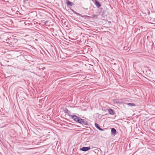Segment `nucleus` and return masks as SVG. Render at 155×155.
Listing matches in <instances>:
<instances>
[{
  "mask_svg": "<svg viewBox=\"0 0 155 155\" xmlns=\"http://www.w3.org/2000/svg\"><path fill=\"white\" fill-rule=\"evenodd\" d=\"M78 123L83 125H87V121L84 119H82L81 118H80V119H79V121H78Z\"/></svg>",
  "mask_w": 155,
  "mask_h": 155,
  "instance_id": "1",
  "label": "nucleus"
},
{
  "mask_svg": "<svg viewBox=\"0 0 155 155\" xmlns=\"http://www.w3.org/2000/svg\"><path fill=\"white\" fill-rule=\"evenodd\" d=\"M71 117H72V118L75 121L78 123V121H79V120L80 119V117L76 115H71Z\"/></svg>",
  "mask_w": 155,
  "mask_h": 155,
  "instance_id": "2",
  "label": "nucleus"
},
{
  "mask_svg": "<svg viewBox=\"0 0 155 155\" xmlns=\"http://www.w3.org/2000/svg\"><path fill=\"white\" fill-rule=\"evenodd\" d=\"M90 149V147H83L80 148V150L84 151H86Z\"/></svg>",
  "mask_w": 155,
  "mask_h": 155,
  "instance_id": "3",
  "label": "nucleus"
},
{
  "mask_svg": "<svg viewBox=\"0 0 155 155\" xmlns=\"http://www.w3.org/2000/svg\"><path fill=\"white\" fill-rule=\"evenodd\" d=\"M95 4L98 8L101 6L100 4L97 0H95Z\"/></svg>",
  "mask_w": 155,
  "mask_h": 155,
  "instance_id": "4",
  "label": "nucleus"
},
{
  "mask_svg": "<svg viewBox=\"0 0 155 155\" xmlns=\"http://www.w3.org/2000/svg\"><path fill=\"white\" fill-rule=\"evenodd\" d=\"M95 126L98 129L100 130L101 131H103V130L101 128L98 126V124L97 123L95 124Z\"/></svg>",
  "mask_w": 155,
  "mask_h": 155,
  "instance_id": "5",
  "label": "nucleus"
},
{
  "mask_svg": "<svg viewBox=\"0 0 155 155\" xmlns=\"http://www.w3.org/2000/svg\"><path fill=\"white\" fill-rule=\"evenodd\" d=\"M109 112L110 113V114L113 115L114 113V111L112 109H109Z\"/></svg>",
  "mask_w": 155,
  "mask_h": 155,
  "instance_id": "6",
  "label": "nucleus"
},
{
  "mask_svg": "<svg viewBox=\"0 0 155 155\" xmlns=\"http://www.w3.org/2000/svg\"><path fill=\"white\" fill-rule=\"evenodd\" d=\"M116 130L114 128H113L111 129V134H115L116 133Z\"/></svg>",
  "mask_w": 155,
  "mask_h": 155,
  "instance_id": "7",
  "label": "nucleus"
},
{
  "mask_svg": "<svg viewBox=\"0 0 155 155\" xmlns=\"http://www.w3.org/2000/svg\"><path fill=\"white\" fill-rule=\"evenodd\" d=\"M67 4L68 5H69L70 6H72L73 5V3L72 2L68 1L67 2Z\"/></svg>",
  "mask_w": 155,
  "mask_h": 155,
  "instance_id": "8",
  "label": "nucleus"
},
{
  "mask_svg": "<svg viewBox=\"0 0 155 155\" xmlns=\"http://www.w3.org/2000/svg\"><path fill=\"white\" fill-rule=\"evenodd\" d=\"M127 104L128 105H130V106H135V105L134 104H133V103H129Z\"/></svg>",
  "mask_w": 155,
  "mask_h": 155,
  "instance_id": "9",
  "label": "nucleus"
},
{
  "mask_svg": "<svg viewBox=\"0 0 155 155\" xmlns=\"http://www.w3.org/2000/svg\"><path fill=\"white\" fill-rule=\"evenodd\" d=\"M48 21H45V24L46 25L48 23Z\"/></svg>",
  "mask_w": 155,
  "mask_h": 155,
  "instance_id": "10",
  "label": "nucleus"
},
{
  "mask_svg": "<svg viewBox=\"0 0 155 155\" xmlns=\"http://www.w3.org/2000/svg\"><path fill=\"white\" fill-rule=\"evenodd\" d=\"M66 110H67V111H68V109H66Z\"/></svg>",
  "mask_w": 155,
  "mask_h": 155,
  "instance_id": "11",
  "label": "nucleus"
}]
</instances>
